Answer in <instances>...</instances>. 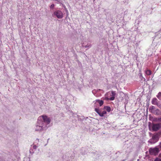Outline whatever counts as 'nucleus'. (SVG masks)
<instances>
[{"label": "nucleus", "mask_w": 161, "mask_h": 161, "mask_svg": "<svg viewBox=\"0 0 161 161\" xmlns=\"http://www.w3.org/2000/svg\"><path fill=\"white\" fill-rule=\"evenodd\" d=\"M38 120L43 122V125H45L44 123H46L47 125L49 124L51 122V119L46 115H42L38 118Z\"/></svg>", "instance_id": "nucleus-1"}, {"label": "nucleus", "mask_w": 161, "mask_h": 161, "mask_svg": "<svg viewBox=\"0 0 161 161\" xmlns=\"http://www.w3.org/2000/svg\"><path fill=\"white\" fill-rule=\"evenodd\" d=\"M159 139V134L156 133L153 135L152 139H151L149 142L152 143H154L158 140Z\"/></svg>", "instance_id": "nucleus-5"}, {"label": "nucleus", "mask_w": 161, "mask_h": 161, "mask_svg": "<svg viewBox=\"0 0 161 161\" xmlns=\"http://www.w3.org/2000/svg\"><path fill=\"white\" fill-rule=\"evenodd\" d=\"M53 14L58 19H62L64 16L62 12L59 10H56L53 13Z\"/></svg>", "instance_id": "nucleus-4"}, {"label": "nucleus", "mask_w": 161, "mask_h": 161, "mask_svg": "<svg viewBox=\"0 0 161 161\" xmlns=\"http://www.w3.org/2000/svg\"><path fill=\"white\" fill-rule=\"evenodd\" d=\"M33 148L34 149H36L37 148V146L36 145H34L33 146Z\"/></svg>", "instance_id": "nucleus-17"}, {"label": "nucleus", "mask_w": 161, "mask_h": 161, "mask_svg": "<svg viewBox=\"0 0 161 161\" xmlns=\"http://www.w3.org/2000/svg\"><path fill=\"white\" fill-rule=\"evenodd\" d=\"M146 74L147 75H150L151 74V72L149 70H147L145 72Z\"/></svg>", "instance_id": "nucleus-11"}, {"label": "nucleus", "mask_w": 161, "mask_h": 161, "mask_svg": "<svg viewBox=\"0 0 161 161\" xmlns=\"http://www.w3.org/2000/svg\"><path fill=\"white\" fill-rule=\"evenodd\" d=\"M54 6V5L53 4H52L50 7V8H53Z\"/></svg>", "instance_id": "nucleus-15"}, {"label": "nucleus", "mask_w": 161, "mask_h": 161, "mask_svg": "<svg viewBox=\"0 0 161 161\" xmlns=\"http://www.w3.org/2000/svg\"><path fill=\"white\" fill-rule=\"evenodd\" d=\"M88 47H90L91 46H89Z\"/></svg>", "instance_id": "nucleus-23"}, {"label": "nucleus", "mask_w": 161, "mask_h": 161, "mask_svg": "<svg viewBox=\"0 0 161 161\" xmlns=\"http://www.w3.org/2000/svg\"><path fill=\"white\" fill-rule=\"evenodd\" d=\"M154 109V107L153 106L151 107H150L149 108L150 110H151V109Z\"/></svg>", "instance_id": "nucleus-18"}, {"label": "nucleus", "mask_w": 161, "mask_h": 161, "mask_svg": "<svg viewBox=\"0 0 161 161\" xmlns=\"http://www.w3.org/2000/svg\"><path fill=\"white\" fill-rule=\"evenodd\" d=\"M104 109L105 110H106V111H110L111 108L109 106H105L104 108Z\"/></svg>", "instance_id": "nucleus-12"}, {"label": "nucleus", "mask_w": 161, "mask_h": 161, "mask_svg": "<svg viewBox=\"0 0 161 161\" xmlns=\"http://www.w3.org/2000/svg\"><path fill=\"white\" fill-rule=\"evenodd\" d=\"M157 97L160 98L161 97V92H159L158 95H157Z\"/></svg>", "instance_id": "nucleus-14"}, {"label": "nucleus", "mask_w": 161, "mask_h": 161, "mask_svg": "<svg viewBox=\"0 0 161 161\" xmlns=\"http://www.w3.org/2000/svg\"><path fill=\"white\" fill-rule=\"evenodd\" d=\"M97 113L101 116H103L104 114H106V111H96Z\"/></svg>", "instance_id": "nucleus-8"}, {"label": "nucleus", "mask_w": 161, "mask_h": 161, "mask_svg": "<svg viewBox=\"0 0 161 161\" xmlns=\"http://www.w3.org/2000/svg\"><path fill=\"white\" fill-rule=\"evenodd\" d=\"M149 151L151 155H156L158 154L159 152V149L158 148L155 147L154 148H150Z\"/></svg>", "instance_id": "nucleus-3"}, {"label": "nucleus", "mask_w": 161, "mask_h": 161, "mask_svg": "<svg viewBox=\"0 0 161 161\" xmlns=\"http://www.w3.org/2000/svg\"><path fill=\"white\" fill-rule=\"evenodd\" d=\"M155 120L156 121H161V117L158 118H156L155 119Z\"/></svg>", "instance_id": "nucleus-13"}, {"label": "nucleus", "mask_w": 161, "mask_h": 161, "mask_svg": "<svg viewBox=\"0 0 161 161\" xmlns=\"http://www.w3.org/2000/svg\"><path fill=\"white\" fill-rule=\"evenodd\" d=\"M95 111H98V110H97V109L96 108L95 109Z\"/></svg>", "instance_id": "nucleus-22"}, {"label": "nucleus", "mask_w": 161, "mask_h": 161, "mask_svg": "<svg viewBox=\"0 0 161 161\" xmlns=\"http://www.w3.org/2000/svg\"><path fill=\"white\" fill-rule=\"evenodd\" d=\"M38 123L39 124V125L36 126V131H41L43 130V129L46 128V125H44V122L41 121H38Z\"/></svg>", "instance_id": "nucleus-2"}, {"label": "nucleus", "mask_w": 161, "mask_h": 161, "mask_svg": "<svg viewBox=\"0 0 161 161\" xmlns=\"http://www.w3.org/2000/svg\"><path fill=\"white\" fill-rule=\"evenodd\" d=\"M158 100L156 98H154L152 99V103L153 104L158 105Z\"/></svg>", "instance_id": "nucleus-9"}, {"label": "nucleus", "mask_w": 161, "mask_h": 161, "mask_svg": "<svg viewBox=\"0 0 161 161\" xmlns=\"http://www.w3.org/2000/svg\"><path fill=\"white\" fill-rule=\"evenodd\" d=\"M161 127L160 124H153L152 125V129L153 131H156L158 130Z\"/></svg>", "instance_id": "nucleus-6"}, {"label": "nucleus", "mask_w": 161, "mask_h": 161, "mask_svg": "<svg viewBox=\"0 0 161 161\" xmlns=\"http://www.w3.org/2000/svg\"><path fill=\"white\" fill-rule=\"evenodd\" d=\"M154 161H161V160L158 158H156Z\"/></svg>", "instance_id": "nucleus-16"}, {"label": "nucleus", "mask_w": 161, "mask_h": 161, "mask_svg": "<svg viewBox=\"0 0 161 161\" xmlns=\"http://www.w3.org/2000/svg\"><path fill=\"white\" fill-rule=\"evenodd\" d=\"M159 147L161 149V142L160 143L159 145Z\"/></svg>", "instance_id": "nucleus-20"}, {"label": "nucleus", "mask_w": 161, "mask_h": 161, "mask_svg": "<svg viewBox=\"0 0 161 161\" xmlns=\"http://www.w3.org/2000/svg\"><path fill=\"white\" fill-rule=\"evenodd\" d=\"M96 101L99 103L100 106H102L103 104V102L102 100H96Z\"/></svg>", "instance_id": "nucleus-10"}, {"label": "nucleus", "mask_w": 161, "mask_h": 161, "mask_svg": "<svg viewBox=\"0 0 161 161\" xmlns=\"http://www.w3.org/2000/svg\"><path fill=\"white\" fill-rule=\"evenodd\" d=\"M159 157L161 158V153L159 154Z\"/></svg>", "instance_id": "nucleus-21"}, {"label": "nucleus", "mask_w": 161, "mask_h": 161, "mask_svg": "<svg viewBox=\"0 0 161 161\" xmlns=\"http://www.w3.org/2000/svg\"><path fill=\"white\" fill-rule=\"evenodd\" d=\"M111 93L110 96L111 97L110 98V100L112 101L114 99L116 93L114 91H111Z\"/></svg>", "instance_id": "nucleus-7"}, {"label": "nucleus", "mask_w": 161, "mask_h": 161, "mask_svg": "<svg viewBox=\"0 0 161 161\" xmlns=\"http://www.w3.org/2000/svg\"><path fill=\"white\" fill-rule=\"evenodd\" d=\"M105 99L106 100H107V101L108 100H110V98H108V97H106L105 98Z\"/></svg>", "instance_id": "nucleus-19"}]
</instances>
